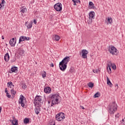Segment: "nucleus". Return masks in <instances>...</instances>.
I'll use <instances>...</instances> for the list:
<instances>
[{
  "label": "nucleus",
  "instance_id": "nucleus-1",
  "mask_svg": "<svg viewBox=\"0 0 125 125\" xmlns=\"http://www.w3.org/2000/svg\"><path fill=\"white\" fill-rule=\"evenodd\" d=\"M49 99L51 101V106L59 104V95L57 94L50 95Z\"/></svg>",
  "mask_w": 125,
  "mask_h": 125
},
{
  "label": "nucleus",
  "instance_id": "nucleus-2",
  "mask_svg": "<svg viewBox=\"0 0 125 125\" xmlns=\"http://www.w3.org/2000/svg\"><path fill=\"white\" fill-rule=\"evenodd\" d=\"M118 108V105L116 104V103L113 102L111 103L108 106V112L111 115H114V113Z\"/></svg>",
  "mask_w": 125,
  "mask_h": 125
},
{
  "label": "nucleus",
  "instance_id": "nucleus-3",
  "mask_svg": "<svg viewBox=\"0 0 125 125\" xmlns=\"http://www.w3.org/2000/svg\"><path fill=\"white\" fill-rule=\"evenodd\" d=\"M107 50L110 52V53H111V54H112V55H118V53H119L117 48L113 45L108 46Z\"/></svg>",
  "mask_w": 125,
  "mask_h": 125
},
{
  "label": "nucleus",
  "instance_id": "nucleus-4",
  "mask_svg": "<svg viewBox=\"0 0 125 125\" xmlns=\"http://www.w3.org/2000/svg\"><path fill=\"white\" fill-rule=\"evenodd\" d=\"M19 103L21 104V107H23V108H25L26 107L25 105V103H26V98H25L23 95H21Z\"/></svg>",
  "mask_w": 125,
  "mask_h": 125
},
{
  "label": "nucleus",
  "instance_id": "nucleus-5",
  "mask_svg": "<svg viewBox=\"0 0 125 125\" xmlns=\"http://www.w3.org/2000/svg\"><path fill=\"white\" fill-rule=\"evenodd\" d=\"M42 102V97L40 96H37L35 97L34 99V104L36 107H39L40 106V104H41V102Z\"/></svg>",
  "mask_w": 125,
  "mask_h": 125
},
{
  "label": "nucleus",
  "instance_id": "nucleus-6",
  "mask_svg": "<svg viewBox=\"0 0 125 125\" xmlns=\"http://www.w3.org/2000/svg\"><path fill=\"white\" fill-rule=\"evenodd\" d=\"M65 119V114L62 112L59 113L56 115V120L58 122L63 121Z\"/></svg>",
  "mask_w": 125,
  "mask_h": 125
},
{
  "label": "nucleus",
  "instance_id": "nucleus-7",
  "mask_svg": "<svg viewBox=\"0 0 125 125\" xmlns=\"http://www.w3.org/2000/svg\"><path fill=\"white\" fill-rule=\"evenodd\" d=\"M54 9L56 11H61L62 10V4L61 3H57L54 6Z\"/></svg>",
  "mask_w": 125,
  "mask_h": 125
},
{
  "label": "nucleus",
  "instance_id": "nucleus-8",
  "mask_svg": "<svg viewBox=\"0 0 125 125\" xmlns=\"http://www.w3.org/2000/svg\"><path fill=\"white\" fill-rule=\"evenodd\" d=\"M59 67L60 70H61V71H62V72H64V71H65L67 68V64L63 63V62H61L59 63Z\"/></svg>",
  "mask_w": 125,
  "mask_h": 125
},
{
  "label": "nucleus",
  "instance_id": "nucleus-9",
  "mask_svg": "<svg viewBox=\"0 0 125 125\" xmlns=\"http://www.w3.org/2000/svg\"><path fill=\"white\" fill-rule=\"evenodd\" d=\"M82 58L84 59L87 58V54H88V51L85 49L82 50Z\"/></svg>",
  "mask_w": 125,
  "mask_h": 125
},
{
  "label": "nucleus",
  "instance_id": "nucleus-10",
  "mask_svg": "<svg viewBox=\"0 0 125 125\" xmlns=\"http://www.w3.org/2000/svg\"><path fill=\"white\" fill-rule=\"evenodd\" d=\"M69 61H70V57L66 56L61 62L62 63H63V64H65L66 65H67V64H68Z\"/></svg>",
  "mask_w": 125,
  "mask_h": 125
},
{
  "label": "nucleus",
  "instance_id": "nucleus-11",
  "mask_svg": "<svg viewBox=\"0 0 125 125\" xmlns=\"http://www.w3.org/2000/svg\"><path fill=\"white\" fill-rule=\"evenodd\" d=\"M24 41H30V38L26 36H21L20 37L19 43H20L21 42H24Z\"/></svg>",
  "mask_w": 125,
  "mask_h": 125
},
{
  "label": "nucleus",
  "instance_id": "nucleus-12",
  "mask_svg": "<svg viewBox=\"0 0 125 125\" xmlns=\"http://www.w3.org/2000/svg\"><path fill=\"white\" fill-rule=\"evenodd\" d=\"M9 43L11 46H15L16 43V38L11 39Z\"/></svg>",
  "mask_w": 125,
  "mask_h": 125
},
{
  "label": "nucleus",
  "instance_id": "nucleus-13",
  "mask_svg": "<svg viewBox=\"0 0 125 125\" xmlns=\"http://www.w3.org/2000/svg\"><path fill=\"white\" fill-rule=\"evenodd\" d=\"M13 120H10V122L12 123L13 125H18V120L17 119H15V117H12Z\"/></svg>",
  "mask_w": 125,
  "mask_h": 125
},
{
  "label": "nucleus",
  "instance_id": "nucleus-14",
  "mask_svg": "<svg viewBox=\"0 0 125 125\" xmlns=\"http://www.w3.org/2000/svg\"><path fill=\"white\" fill-rule=\"evenodd\" d=\"M25 26L27 27V29H31L33 27V22H30L29 23L28 21H26L25 24Z\"/></svg>",
  "mask_w": 125,
  "mask_h": 125
},
{
  "label": "nucleus",
  "instance_id": "nucleus-15",
  "mask_svg": "<svg viewBox=\"0 0 125 125\" xmlns=\"http://www.w3.org/2000/svg\"><path fill=\"white\" fill-rule=\"evenodd\" d=\"M44 91L45 93H50L51 92V88L49 87H45L44 88Z\"/></svg>",
  "mask_w": 125,
  "mask_h": 125
},
{
  "label": "nucleus",
  "instance_id": "nucleus-16",
  "mask_svg": "<svg viewBox=\"0 0 125 125\" xmlns=\"http://www.w3.org/2000/svg\"><path fill=\"white\" fill-rule=\"evenodd\" d=\"M21 15L23 16V13H26L27 12V8L25 6H22L21 8Z\"/></svg>",
  "mask_w": 125,
  "mask_h": 125
},
{
  "label": "nucleus",
  "instance_id": "nucleus-17",
  "mask_svg": "<svg viewBox=\"0 0 125 125\" xmlns=\"http://www.w3.org/2000/svg\"><path fill=\"white\" fill-rule=\"evenodd\" d=\"M89 8H90L91 9H94V8H95L94 4L92 1L89 2Z\"/></svg>",
  "mask_w": 125,
  "mask_h": 125
},
{
  "label": "nucleus",
  "instance_id": "nucleus-18",
  "mask_svg": "<svg viewBox=\"0 0 125 125\" xmlns=\"http://www.w3.org/2000/svg\"><path fill=\"white\" fill-rule=\"evenodd\" d=\"M4 60L6 62H8L9 61V54L8 53H6L4 56Z\"/></svg>",
  "mask_w": 125,
  "mask_h": 125
},
{
  "label": "nucleus",
  "instance_id": "nucleus-19",
  "mask_svg": "<svg viewBox=\"0 0 125 125\" xmlns=\"http://www.w3.org/2000/svg\"><path fill=\"white\" fill-rule=\"evenodd\" d=\"M18 51L20 55H24V53H25V51L21 48H19Z\"/></svg>",
  "mask_w": 125,
  "mask_h": 125
},
{
  "label": "nucleus",
  "instance_id": "nucleus-20",
  "mask_svg": "<svg viewBox=\"0 0 125 125\" xmlns=\"http://www.w3.org/2000/svg\"><path fill=\"white\" fill-rule=\"evenodd\" d=\"M4 3H5V1L4 0H2L1 3H0V10L4 7Z\"/></svg>",
  "mask_w": 125,
  "mask_h": 125
},
{
  "label": "nucleus",
  "instance_id": "nucleus-21",
  "mask_svg": "<svg viewBox=\"0 0 125 125\" xmlns=\"http://www.w3.org/2000/svg\"><path fill=\"white\" fill-rule=\"evenodd\" d=\"M106 82H107V84L110 86V87H112V86H113V84H112V83H111V81H110V79H109V78L108 77H107Z\"/></svg>",
  "mask_w": 125,
  "mask_h": 125
},
{
  "label": "nucleus",
  "instance_id": "nucleus-22",
  "mask_svg": "<svg viewBox=\"0 0 125 125\" xmlns=\"http://www.w3.org/2000/svg\"><path fill=\"white\" fill-rule=\"evenodd\" d=\"M94 12H90L89 13V19H94Z\"/></svg>",
  "mask_w": 125,
  "mask_h": 125
},
{
  "label": "nucleus",
  "instance_id": "nucleus-23",
  "mask_svg": "<svg viewBox=\"0 0 125 125\" xmlns=\"http://www.w3.org/2000/svg\"><path fill=\"white\" fill-rule=\"evenodd\" d=\"M17 69H18V67H12L11 71H12V73H16V72H17Z\"/></svg>",
  "mask_w": 125,
  "mask_h": 125
},
{
  "label": "nucleus",
  "instance_id": "nucleus-24",
  "mask_svg": "<svg viewBox=\"0 0 125 125\" xmlns=\"http://www.w3.org/2000/svg\"><path fill=\"white\" fill-rule=\"evenodd\" d=\"M7 85L8 87H10V88H13V87H14V85H13V83L11 82H8L7 83Z\"/></svg>",
  "mask_w": 125,
  "mask_h": 125
},
{
  "label": "nucleus",
  "instance_id": "nucleus-25",
  "mask_svg": "<svg viewBox=\"0 0 125 125\" xmlns=\"http://www.w3.org/2000/svg\"><path fill=\"white\" fill-rule=\"evenodd\" d=\"M29 122H30V119L29 118H25L23 120V123L25 125L27 124H29Z\"/></svg>",
  "mask_w": 125,
  "mask_h": 125
},
{
  "label": "nucleus",
  "instance_id": "nucleus-26",
  "mask_svg": "<svg viewBox=\"0 0 125 125\" xmlns=\"http://www.w3.org/2000/svg\"><path fill=\"white\" fill-rule=\"evenodd\" d=\"M11 93L12 94V96H13V97H14V96H15V94H16V91H14V89H11Z\"/></svg>",
  "mask_w": 125,
  "mask_h": 125
},
{
  "label": "nucleus",
  "instance_id": "nucleus-27",
  "mask_svg": "<svg viewBox=\"0 0 125 125\" xmlns=\"http://www.w3.org/2000/svg\"><path fill=\"white\" fill-rule=\"evenodd\" d=\"M72 1L74 2L73 5H76L78 2L81 3V0H72Z\"/></svg>",
  "mask_w": 125,
  "mask_h": 125
},
{
  "label": "nucleus",
  "instance_id": "nucleus-28",
  "mask_svg": "<svg viewBox=\"0 0 125 125\" xmlns=\"http://www.w3.org/2000/svg\"><path fill=\"white\" fill-rule=\"evenodd\" d=\"M107 22L109 24H111L112 22H113V19L111 17L107 18Z\"/></svg>",
  "mask_w": 125,
  "mask_h": 125
},
{
  "label": "nucleus",
  "instance_id": "nucleus-29",
  "mask_svg": "<svg viewBox=\"0 0 125 125\" xmlns=\"http://www.w3.org/2000/svg\"><path fill=\"white\" fill-rule=\"evenodd\" d=\"M54 38L57 42H59V40H60V36L58 35H55Z\"/></svg>",
  "mask_w": 125,
  "mask_h": 125
},
{
  "label": "nucleus",
  "instance_id": "nucleus-30",
  "mask_svg": "<svg viewBox=\"0 0 125 125\" xmlns=\"http://www.w3.org/2000/svg\"><path fill=\"white\" fill-rule=\"evenodd\" d=\"M87 85L89 87H91V88H92V87L94 86V83L90 82L89 83L87 84Z\"/></svg>",
  "mask_w": 125,
  "mask_h": 125
},
{
  "label": "nucleus",
  "instance_id": "nucleus-31",
  "mask_svg": "<svg viewBox=\"0 0 125 125\" xmlns=\"http://www.w3.org/2000/svg\"><path fill=\"white\" fill-rule=\"evenodd\" d=\"M5 93L6 94V96H7V97H8V98H10V97H11V95H8V94H9L8 93V92H7V88H6L5 89Z\"/></svg>",
  "mask_w": 125,
  "mask_h": 125
},
{
  "label": "nucleus",
  "instance_id": "nucleus-32",
  "mask_svg": "<svg viewBox=\"0 0 125 125\" xmlns=\"http://www.w3.org/2000/svg\"><path fill=\"white\" fill-rule=\"evenodd\" d=\"M100 96V93L99 92H97L94 95V98H97V97H99Z\"/></svg>",
  "mask_w": 125,
  "mask_h": 125
},
{
  "label": "nucleus",
  "instance_id": "nucleus-33",
  "mask_svg": "<svg viewBox=\"0 0 125 125\" xmlns=\"http://www.w3.org/2000/svg\"><path fill=\"white\" fill-rule=\"evenodd\" d=\"M111 66H109V67L107 66V70L108 71V74H111V73H112V70L111 69Z\"/></svg>",
  "mask_w": 125,
  "mask_h": 125
},
{
  "label": "nucleus",
  "instance_id": "nucleus-34",
  "mask_svg": "<svg viewBox=\"0 0 125 125\" xmlns=\"http://www.w3.org/2000/svg\"><path fill=\"white\" fill-rule=\"evenodd\" d=\"M48 125H55V121H51L48 124Z\"/></svg>",
  "mask_w": 125,
  "mask_h": 125
},
{
  "label": "nucleus",
  "instance_id": "nucleus-35",
  "mask_svg": "<svg viewBox=\"0 0 125 125\" xmlns=\"http://www.w3.org/2000/svg\"><path fill=\"white\" fill-rule=\"evenodd\" d=\"M112 62L110 61L107 63V67H112Z\"/></svg>",
  "mask_w": 125,
  "mask_h": 125
},
{
  "label": "nucleus",
  "instance_id": "nucleus-36",
  "mask_svg": "<svg viewBox=\"0 0 125 125\" xmlns=\"http://www.w3.org/2000/svg\"><path fill=\"white\" fill-rule=\"evenodd\" d=\"M35 113L37 114V115H39V114H40V110H39L38 108H36L35 109Z\"/></svg>",
  "mask_w": 125,
  "mask_h": 125
},
{
  "label": "nucleus",
  "instance_id": "nucleus-37",
  "mask_svg": "<svg viewBox=\"0 0 125 125\" xmlns=\"http://www.w3.org/2000/svg\"><path fill=\"white\" fill-rule=\"evenodd\" d=\"M111 67H112V69H113V70H116V69H117V67L116 66V65H115V64H114V63H113Z\"/></svg>",
  "mask_w": 125,
  "mask_h": 125
},
{
  "label": "nucleus",
  "instance_id": "nucleus-38",
  "mask_svg": "<svg viewBox=\"0 0 125 125\" xmlns=\"http://www.w3.org/2000/svg\"><path fill=\"white\" fill-rule=\"evenodd\" d=\"M42 77L43 78H44L45 77H46V72H45V71H44V73L42 74Z\"/></svg>",
  "mask_w": 125,
  "mask_h": 125
},
{
  "label": "nucleus",
  "instance_id": "nucleus-39",
  "mask_svg": "<svg viewBox=\"0 0 125 125\" xmlns=\"http://www.w3.org/2000/svg\"><path fill=\"white\" fill-rule=\"evenodd\" d=\"M22 88H23V89L27 88V85H26V84H22Z\"/></svg>",
  "mask_w": 125,
  "mask_h": 125
},
{
  "label": "nucleus",
  "instance_id": "nucleus-40",
  "mask_svg": "<svg viewBox=\"0 0 125 125\" xmlns=\"http://www.w3.org/2000/svg\"><path fill=\"white\" fill-rule=\"evenodd\" d=\"M99 71V70L98 69H96V70L93 69V73H98Z\"/></svg>",
  "mask_w": 125,
  "mask_h": 125
},
{
  "label": "nucleus",
  "instance_id": "nucleus-41",
  "mask_svg": "<svg viewBox=\"0 0 125 125\" xmlns=\"http://www.w3.org/2000/svg\"><path fill=\"white\" fill-rule=\"evenodd\" d=\"M119 113H117V114L115 115L116 118H119Z\"/></svg>",
  "mask_w": 125,
  "mask_h": 125
},
{
  "label": "nucleus",
  "instance_id": "nucleus-42",
  "mask_svg": "<svg viewBox=\"0 0 125 125\" xmlns=\"http://www.w3.org/2000/svg\"><path fill=\"white\" fill-rule=\"evenodd\" d=\"M122 122H124V125H125V118H124V119L122 120Z\"/></svg>",
  "mask_w": 125,
  "mask_h": 125
},
{
  "label": "nucleus",
  "instance_id": "nucleus-43",
  "mask_svg": "<svg viewBox=\"0 0 125 125\" xmlns=\"http://www.w3.org/2000/svg\"><path fill=\"white\" fill-rule=\"evenodd\" d=\"M50 67H54V65L53 64V63H51Z\"/></svg>",
  "mask_w": 125,
  "mask_h": 125
},
{
  "label": "nucleus",
  "instance_id": "nucleus-44",
  "mask_svg": "<svg viewBox=\"0 0 125 125\" xmlns=\"http://www.w3.org/2000/svg\"><path fill=\"white\" fill-rule=\"evenodd\" d=\"M70 72H71V73H72V72H74V70H73V68H71L70 69Z\"/></svg>",
  "mask_w": 125,
  "mask_h": 125
},
{
  "label": "nucleus",
  "instance_id": "nucleus-45",
  "mask_svg": "<svg viewBox=\"0 0 125 125\" xmlns=\"http://www.w3.org/2000/svg\"><path fill=\"white\" fill-rule=\"evenodd\" d=\"M33 22H34V24H37V20H34Z\"/></svg>",
  "mask_w": 125,
  "mask_h": 125
},
{
  "label": "nucleus",
  "instance_id": "nucleus-46",
  "mask_svg": "<svg viewBox=\"0 0 125 125\" xmlns=\"http://www.w3.org/2000/svg\"><path fill=\"white\" fill-rule=\"evenodd\" d=\"M80 107L82 108V109H83V110H84V107L82 105H81Z\"/></svg>",
  "mask_w": 125,
  "mask_h": 125
},
{
  "label": "nucleus",
  "instance_id": "nucleus-47",
  "mask_svg": "<svg viewBox=\"0 0 125 125\" xmlns=\"http://www.w3.org/2000/svg\"><path fill=\"white\" fill-rule=\"evenodd\" d=\"M2 109V108L1 107V106H0V113H1Z\"/></svg>",
  "mask_w": 125,
  "mask_h": 125
},
{
  "label": "nucleus",
  "instance_id": "nucleus-48",
  "mask_svg": "<svg viewBox=\"0 0 125 125\" xmlns=\"http://www.w3.org/2000/svg\"><path fill=\"white\" fill-rule=\"evenodd\" d=\"M115 87L116 86H117V89H118V87H119V86H118V84H115Z\"/></svg>",
  "mask_w": 125,
  "mask_h": 125
},
{
  "label": "nucleus",
  "instance_id": "nucleus-49",
  "mask_svg": "<svg viewBox=\"0 0 125 125\" xmlns=\"http://www.w3.org/2000/svg\"><path fill=\"white\" fill-rule=\"evenodd\" d=\"M2 40H4V38L3 37V36H2Z\"/></svg>",
  "mask_w": 125,
  "mask_h": 125
},
{
  "label": "nucleus",
  "instance_id": "nucleus-50",
  "mask_svg": "<svg viewBox=\"0 0 125 125\" xmlns=\"http://www.w3.org/2000/svg\"><path fill=\"white\" fill-rule=\"evenodd\" d=\"M11 62H15V60H14V61H11Z\"/></svg>",
  "mask_w": 125,
  "mask_h": 125
},
{
  "label": "nucleus",
  "instance_id": "nucleus-51",
  "mask_svg": "<svg viewBox=\"0 0 125 125\" xmlns=\"http://www.w3.org/2000/svg\"><path fill=\"white\" fill-rule=\"evenodd\" d=\"M48 103L49 104H50V101H48Z\"/></svg>",
  "mask_w": 125,
  "mask_h": 125
},
{
  "label": "nucleus",
  "instance_id": "nucleus-52",
  "mask_svg": "<svg viewBox=\"0 0 125 125\" xmlns=\"http://www.w3.org/2000/svg\"><path fill=\"white\" fill-rule=\"evenodd\" d=\"M44 110H46V108H44Z\"/></svg>",
  "mask_w": 125,
  "mask_h": 125
},
{
  "label": "nucleus",
  "instance_id": "nucleus-53",
  "mask_svg": "<svg viewBox=\"0 0 125 125\" xmlns=\"http://www.w3.org/2000/svg\"><path fill=\"white\" fill-rule=\"evenodd\" d=\"M8 95H9V94H8Z\"/></svg>",
  "mask_w": 125,
  "mask_h": 125
}]
</instances>
